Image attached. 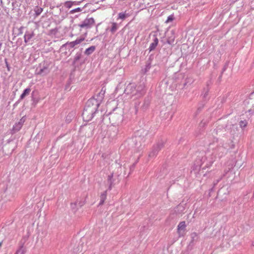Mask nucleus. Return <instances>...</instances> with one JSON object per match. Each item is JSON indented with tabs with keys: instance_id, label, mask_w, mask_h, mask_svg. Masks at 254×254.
Listing matches in <instances>:
<instances>
[{
	"instance_id": "obj_1",
	"label": "nucleus",
	"mask_w": 254,
	"mask_h": 254,
	"mask_svg": "<svg viewBox=\"0 0 254 254\" xmlns=\"http://www.w3.org/2000/svg\"><path fill=\"white\" fill-rule=\"evenodd\" d=\"M105 93V89L103 87L97 95V98L96 100L91 99L88 100L82 113L83 118H85V116H88L89 114H90L89 119H92L93 117L94 114L97 110L99 105V103L98 101L102 100Z\"/></svg>"
},
{
	"instance_id": "obj_2",
	"label": "nucleus",
	"mask_w": 254,
	"mask_h": 254,
	"mask_svg": "<svg viewBox=\"0 0 254 254\" xmlns=\"http://www.w3.org/2000/svg\"><path fill=\"white\" fill-rule=\"evenodd\" d=\"M145 86L143 83H140L137 85L133 83H130L127 85L125 90L124 93L126 94H130L131 97L134 96L137 98L143 96L145 93Z\"/></svg>"
},
{
	"instance_id": "obj_3",
	"label": "nucleus",
	"mask_w": 254,
	"mask_h": 254,
	"mask_svg": "<svg viewBox=\"0 0 254 254\" xmlns=\"http://www.w3.org/2000/svg\"><path fill=\"white\" fill-rule=\"evenodd\" d=\"M94 23V19L92 17L87 18L79 24V26L81 28L88 29L91 28Z\"/></svg>"
},
{
	"instance_id": "obj_4",
	"label": "nucleus",
	"mask_w": 254,
	"mask_h": 254,
	"mask_svg": "<svg viewBox=\"0 0 254 254\" xmlns=\"http://www.w3.org/2000/svg\"><path fill=\"white\" fill-rule=\"evenodd\" d=\"M164 142L160 141L154 146L152 151L150 153L149 156L150 157H153L157 154L158 151L163 147Z\"/></svg>"
},
{
	"instance_id": "obj_5",
	"label": "nucleus",
	"mask_w": 254,
	"mask_h": 254,
	"mask_svg": "<svg viewBox=\"0 0 254 254\" xmlns=\"http://www.w3.org/2000/svg\"><path fill=\"white\" fill-rule=\"evenodd\" d=\"M228 150L227 146H218L216 149L214 153L215 156L218 155L219 157H221L225 154Z\"/></svg>"
},
{
	"instance_id": "obj_6",
	"label": "nucleus",
	"mask_w": 254,
	"mask_h": 254,
	"mask_svg": "<svg viewBox=\"0 0 254 254\" xmlns=\"http://www.w3.org/2000/svg\"><path fill=\"white\" fill-rule=\"evenodd\" d=\"M35 33L32 30L26 31L24 35V42L26 44L31 41L34 37Z\"/></svg>"
},
{
	"instance_id": "obj_7",
	"label": "nucleus",
	"mask_w": 254,
	"mask_h": 254,
	"mask_svg": "<svg viewBox=\"0 0 254 254\" xmlns=\"http://www.w3.org/2000/svg\"><path fill=\"white\" fill-rule=\"evenodd\" d=\"M85 40V38L84 37H81L80 38L77 39L74 41L69 42V43H66L65 45L64 46H68L69 47L72 48L75 46L81 43L82 41H83Z\"/></svg>"
},
{
	"instance_id": "obj_8",
	"label": "nucleus",
	"mask_w": 254,
	"mask_h": 254,
	"mask_svg": "<svg viewBox=\"0 0 254 254\" xmlns=\"http://www.w3.org/2000/svg\"><path fill=\"white\" fill-rule=\"evenodd\" d=\"M25 121V119L24 117H22L17 123L13 126V130L14 132L19 131L21 129Z\"/></svg>"
},
{
	"instance_id": "obj_9",
	"label": "nucleus",
	"mask_w": 254,
	"mask_h": 254,
	"mask_svg": "<svg viewBox=\"0 0 254 254\" xmlns=\"http://www.w3.org/2000/svg\"><path fill=\"white\" fill-rule=\"evenodd\" d=\"M130 14L129 13H127V11L124 12H120L118 14V17L117 18V20L121 19L122 20H125L127 17H129Z\"/></svg>"
},
{
	"instance_id": "obj_10",
	"label": "nucleus",
	"mask_w": 254,
	"mask_h": 254,
	"mask_svg": "<svg viewBox=\"0 0 254 254\" xmlns=\"http://www.w3.org/2000/svg\"><path fill=\"white\" fill-rule=\"evenodd\" d=\"M158 39L156 37H155L153 42L150 44V46L149 47L148 49L149 51L150 52L154 50L156 47L157 45H158Z\"/></svg>"
},
{
	"instance_id": "obj_11",
	"label": "nucleus",
	"mask_w": 254,
	"mask_h": 254,
	"mask_svg": "<svg viewBox=\"0 0 254 254\" xmlns=\"http://www.w3.org/2000/svg\"><path fill=\"white\" fill-rule=\"evenodd\" d=\"M113 174L109 175L107 179V183L109 184V190H111L114 185V179H113Z\"/></svg>"
},
{
	"instance_id": "obj_12",
	"label": "nucleus",
	"mask_w": 254,
	"mask_h": 254,
	"mask_svg": "<svg viewBox=\"0 0 254 254\" xmlns=\"http://www.w3.org/2000/svg\"><path fill=\"white\" fill-rule=\"evenodd\" d=\"M107 197V190L104 191L103 193L101 194L100 195V200L99 203V205H102L105 200H106Z\"/></svg>"
},
{
	"instance_id": "obj_13",
	"label": "nucleus",
	"mask_w": 254,
	"mask_h": 254,
	"mask_svg": "<svg viewBox=\"0 0 254 254\" xmlns=\"http://www.w3.org/2000/svg\"><path fill=\"white\" fill-rule=\"evenodd\" d=\"M95 49V46H92L86 49V50L84 52V54L87 56L90 55L94 52Z\"/></svg>"
},
{
	"instance_id": "obj_14",
	"label": "nucleus",
	"mask_w": 254,
	"mask_h": 254,
	"mask_svg": "<svg viewBox=\"0 0 254 254\" xmlns=\"http://www.w3.org/2000/svg\"><path fill=\"white\" fill-rule=\"evenodd\" d=\"M50 72L47 67L44 66L38 71L37 74L46 75Z\"/></svg>"
},
{
	"instance_id": "obj_15",
	"label": "nucleus",
	"mask_w": 254,
	"mask_h": 254,
	"mask_svg": "<svg viewBox=\"0 0 254 254\" xmlns=\"http://www.w3.org/2000/svg\"><path fill=\"white\" fill-rule=\"evenodd\" d=\"M31 91V89L30 88H27L25 89L22 94L21 95L20 99L21 100L23 99L27 95H29Z\"/></svg>"
},
{
	"instance_id": "obj_16",
	"label": "nucleus",
	"mask_w": 254,
	"mask_h": 254,
	"mask_svg": "<svg viewBox=\"0 0 254 254\" xmlns=\"http://www.w3.org/2000/svg\"><path fill=\"white\" fill-rule=\"evenodd\" d=\"M186 227V223L185 221L181 222L178 226V233H180L181 230H184Z\"/></svg>"
},
{
	"instance_id": "obj_17",
	"label": "nucleus",
	"mask_w": 254,
	"mask_h": 254,
	"mask_svg": "<svg viewBox=\"0 0 254 254\" xmlns=\"http://www.w3.org/2000/svg\"><path fill=\"white\" fill-rule=\"evenodd\" d=\"M118 29V24L116 22H113L112 23V27L111 28V32L113 34L116 32V31Z\"/></svg>"
},
{
	"instance_id": "obj_18",
	"label": "nucleus",
	"mask_w": 254,
	"mask_h": 254,
	"mask_svg": "<svg viewBox=\"0 0 254 254\" xmlns=\"http://www.w3.org/2000/svg\"><path fill=\"white\" fill-rule=\"evenodd\" d=\"M25 250L23 247H21L16 252L15 254H25Z\"/></svg>"
},
{
	"instance_id": "obj_19",
	"label": "nucleus",
	"mask_w": 254,
	"mask_h": 254,
	"mask_svg": "<svg viewBox=\"0 0 254 254\" xmlns=\"http://www.w3.org/2000/svg\"><path fill=\"white\" fill-rule=\"evenodd\" d=\"M70 205H71V208H72V209L74 211H76V210L79 208L77 205V202L71 203Z\"/></svg>"
},
{
	"instance_id": "obj_20",
	"label": "nucleus",
	"mask_w": 254,
	"mask_h": 254,
	"mask_svg": "<svg viewBox=\"0 0 254 254\" xmlns=\"http://www.w3.org/2000/svg\"><path fill=\"white\" fill-rule=\"evenodd\" d=\"M37 15H40L43 11V9L41 7H37L35 10Z\"/></svg>"
},
{
	"instance_id": "obj_21",
	"label": "nucleus",
	"mask_w": 254,
	"mask_h": 254,
	"mask_svg": "<svg viewBox=\"0 0 254 254\" xmlns=\"http://www.w3.org/2000/svg\"><path fill=\"white\" fill-rule=\"evenodd\" d=\"M247 123L245 121H241L240 122V126L242 128H244L247 126Z\"/></svg>"
},
{
	"instance_id": "obj_22",
	"label": "nucleus",
	"mask_w": 254,
	"mask_h": 254,
	"mask_svg": "<svg viewBox=\"0 0 254 254\" xmlns=\"http://www.w3.org/2000/svg\"><path fill=\"white\" fill-rule=\"evenodd\" d=\"M81 10H82V9L81 8L78 7V8H76L71 10L70 11V13H74L75 12L81 11Z\"/></svg>"
},
{
	"instance_id": "obj_23",
	"label": "nucleus",
	"mask_w": 254,
	"mask_h": 254,
	"mask_svg": "<svg viewBox=\"0 0 254 254\" xmlns=\"http://www.w3.org/2000/svg\"><path fill=\"white\" fill-rule=\"evenodd\" d=\"M173 19H174V16H173V15H170V16H169L168 17L167 19V20L166 21V23H168V22H170V21H173Z\"/></svg>"
},
{
	"instance_id": "obj_24",
	"label": "nucleus",
	"mask_w": 254,
	"mask_h": 254,
	"mask_svg": "<svg viewBox=\"0 0 254 254\" xmlns=\"http://www.w3.org/2000/svg\"><path fill=\"white\" fill-rule=\"evenodd\" d=\"M76 202H77V205L78 207H81L84 204V201H78L77 200Z\"/></svg>"
},
{
	"instance_id": "obj_25",
	"label": "nucleus",
	"mask_w": 254,
	"mask_h": 254,
	"mask_svg": "<svg viewBox=\"0 0 254 254\" xmlns=\"http://www.w3.org/2000/svg\"><path fill=\"white\" fill-rule=\"evenodd\" d=\"M80 58V55H76V56L74 58V61L75 62H76L79 60Z\"/></svg>"
},
{
	"instance_id": "obj_26",
	"label": "nucleus",
	"mask_w": 254,
	"mask_h": 254,
	"mask_svg": "<svg viewBox=\"0 0 254 254\" xmlns=\"http://www.w3.org/2000/svg\"><path fill=\"white\" fill-rule=\"evenodd\" d=\"M66 6L67 7H69H69H71V4L70 2H67L66 3Z\"/></svg>"
},
{
	"instance_id": "obj_27",
	"label": "nucleus",
	"mask_w": 254,
	"mask_h": 254,
	"mask_svg": "<svg viewBox=\"0 0 254 254\" xmlns=\"http://www.w3.org/2000/svg\"><path fill=\"white\" fill-rule=\"evenodd\" d=\"M23 28V27H21L20 28H19V31H20V34H22V29Z\"/></svg>"
},
{
	"instance_id": "obj_28",
	"label": "nucleus",
	"mask_w": 254,
	"mask_h": 254,
	"mask_svg": "<svg viewBox=\"0 0 254 254\" xmlns=\"http://www.w3.org/2000/svg\"><path fill=\"white\" fill-rule=\"evenodd\" d=\"M173 41H174V39H173L172 40L169 39V40H168V42H169V43H171V42H173Z\"/></svg>"
},
{
	"instance_id": "obj_29",
	"label": "nucleus",
	"mask_w": 254,
	"mask_h": 254,
	"mask_svg": "<svg viewBox=\"0 0 254 254\" xmlns=\"http://www.w3.org/2000/svg\"><path fill=\"white\" fill-rule=\"evenodd\" d=\"M207 92H206L204 94L203 97H204V98H205V97L207 96Z\"/></svg>"
},
{
	"instance_id": "obj_30",
	"label": "nucleus",
	"mask_w": 254,
	"mask_h": 254,
	"mask_svg": "<svg viewBox=\"0 0 254 254\" xmlns=\"http://www.w3.org/2000/svg\"><path fill=\"white\" fill-rule=\"evenodd\" d=\"M115 116H116L115 114H113V115H111V117L113 118L114 117H115Z\"/></svg>"
},
{
	"instance_id": "obj_31",
	"label": "nucleus",
	"mask_w": 254,
	"mask_h": 254,
	"mask_svg": "<svg viewBox=\"0 0 254 254\" xmlns=\"http://www.w3.org/2000/svg\"><path fill=\"white\" fill-rule=\"evenodd\" d=\"M219 182V180H217V182L214 184V185H215L216 184H217V183Z\"/></svg>"
},
{
	"instance_id": "obj_32",
	"label": "nucleus",
	"mask_w": 254,
	"mask_h": 254,
	"mask_svg": "<svg viewBox=\"0 0 254 254\" xmlns=\"http://www.w3.org/2000/svg\"><path fill=\"white\" fill-rule=\"evenodd\" d=\"M213 161H214V160H212V161H210V163H212V162H213Z\"/></svg>"
},
{
	"instance_id": "obj_33",
	"label": "nucleus",
	"mask_w": 254,
	"mask_h": 254,
	"mask_svg": "<svg viewBox=\"0 0 254 254\" xmlns=\"http://www.w3.org/2000/svg\"><path fill=\"white\" fill-rule=\"evenodd\" d=\"M1 243H0V246H1Z\"/></svg>"
}]
</instances>
